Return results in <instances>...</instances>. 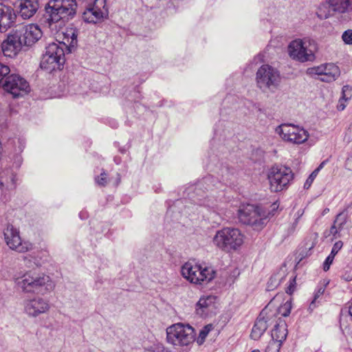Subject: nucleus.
Wrapping results in <instances>:
<instances>
[{"label": "nucleus", "instance_id": "nucleus-23", "mask_svg": "<svg viewBox=\"0 0 352 352\" xmlns=\"http://www.w3.org/2000/svg\"><path fill=\"white\" fill-rule=\"evenodd\" d=\"M216 300L217 297L212 295L200 298L196 305L197 314L202 317H205L209 314L212 313L213 310L216 308Z\"/></svg>", "mask_w": 352, "mask_h": 352}, {"label": "nucleus", "instance_id": "nucleus-28", "mask_svg": "<svg viewBox=\"0 0 352 352\" xmlns=\"http://www.w3.org/2000/svg\"><path fill=\"white\" fill-rule=\"evenodd\" d=\"M10 75V67L6 65L0 63V87H3L4 82L7 80V78H8Z\"/></svg>", "mask_w": 352, "mask_h": 352}, {"label": "nucleus", "instance_id": "nucleus-34", "mask_svg": "<svg viewBox=\"0 0 352 352\" xmlns=\"http://www.w3.org/2000/svg\"><path fill=\"white\" fill-rule=\"evenodd\" d=\"M352 97V87L348 85L343 86L342 89L341 99L344 101L350 100Z\"/></svg>", "mask_w": 352, "mask_h": 352}, {"label": "nucleus", "instance_id": "nucleus-37", "mask_svg": "<svg viewBox=\"0 0 352 352\" xmlns=\"http://www.w3.org/2000/svg\"><path fill=\"white\" fill-rule=\"evenodd\" d=\"M341 278L345 281H351L352 280V267H346L342 272Z\"/></svg>", "mask_w": 352, "mask_h": 352}, {"label": "nucleus", "instance_id": "nucleus-35", "mask_svg": "<svg viewBox=\"0 0 352 352\" xmlns=\"http://www.w3.org/2000/svg\"><path fill=\"white\" fill-rule=\"evenodd\" d=\"M318 174V170H314L309 176V177L307 179L305 184L304 188L306 189L309 188V187L311 186L314 180L316 177V176Z\"/></svg>", "mask_w": 352, "mask_h": 352}, {"label": "nucleus", "instance_id": "nucleus-18", "mask_svg": "<svg viewBox=\"0 0 352 352\" xmlns=\"http://www.w3.org/2000/svg\"><path fill=\"white\" fill-rule=\"evenodd\" d=\"M23 306L25 313L32 318L47 312L50 308L49 301L41 297L25 300Z\"/></svg>", "mask_w": 352, "mask_h": 352}, {"label": "nucleus", "instance_id": "nucleus-24", "mask_svg": "<svg viewBox=\"0 0 352 352\" xmlns=\"http://www.w3.org/2000/svg\"><path fill=\"white\" fill-rule=\"evenodd\" d=\"M78 32V30L73 25H70L65 29L63 42L66 43L65 50L69 52H72V48L77 45Z\"/></svg>", "mask_w": 352, "mask_h": 352}, {"label": "nucleus", "instance_id": "nucleus-46", "mask_svg": "<svg viewBox=\"0 0 352 352\" xmlns=\"http://www.w3.org/2000/svg\"><path fill=\"white\" fill-rule=\"evenodd\" d=\"M197 204H199V205H204V203L202 202L201 200H199V201L197 202Z\"/></svg>", "mask_w": 352, "mask_h": 352}, {"label": "nucleus", "instance_id": "nucleus-38", "mask_svg": "<svg viewBox=\"0 0 352 352\" xmlns=\"http://www.w3.org/2000/svg\"><path fill=\"white\" fill-rule=\"evenodd\" d=\"M96 182L102 186H104L107 184V173L103 170L100 176L96 178Z\"/></svg>", "mask_w": 352, "mask_h": 352}, {"label": "nucleus", "instance_id": "nucleus-43", "mask_svg": "<svg viewBox=\"0 0 352 352\" xmlns=\"http://www.w3.org/2000/svg\"><path fill=\"white\" fill-rule=\"evenodd\" d=\"M79 217L82 219H85L87 217V213L85 212H80L79 213Z\"/></svg>", "mask_w": 352, "mask_h": 352}, {"label": "nucleus", "instance_id": "nucleus-22", "mask_svg": "<svg viewBox=\"0 0 352 352\" xmlns=\"http://www.w3.org/2000/svg\"><path fill=\"white\" fill-rule=\"evenodd\" d=\"M269 317L267 316L266 308L263 309L256 318L252 327L250 337L254 340H258L265 332L268 327Z\"/></svg>", "mask_w": 352, "mask_h": 352}, {"label": "nucleus", "instance_id": "nucleus-36", "mask_svg": "<svg viewBox=\"0 0 352 352\" xmlns=\"http://www.w3.org/2000/svg\"><path fill=\"white\" fill-rule=\"evenodd\" d=\"M342 38L344 43L347 45H352V30H347L344 31L342 35Z\"/></svg>", "mask_w": 352, "mask_h": 352}, {"label": "nucleus", "instance_id": "nucleus-19", "mask_svg": "<svg viewBox=\"0 0 352 352\" xmlns=\"http://www.w3.org/2000/svg\"><path fill=\"white\" fill-rule=\"evenodd\" d=\"M16 14L13 8L0 3V32H6L16 23Z\"/></svg>", "mask_w": 352, "mask_h": 352}, {"label": "nucleus", "instance_id": "nucleus-26", "mask_svg": "<svg viewBox=\"0 0 352 352\" xmlns=\"http://www.w3.org/2000/svg\"><path fill=\"white\" fill-rule=\"evenodd\" d=\"M343 243L341 241L336 242L331 249L330 254L326 258L323 263V270L327 272L329 270L331 265L332 264L335 256L342 248Z\"/></svg>", "mask_w": 352, "mask_h": 352}, {"label": "nucleus", "instance_id": "nucleus-1", "mask_svg": "<svg viewBox=\"0 0 352 352\" xmlns=\"http://www.w3.org/2000/svg\"><path fill=\"white\" fill-rule=\"evenodd\" d=\"M13 280L16 289L24 293L45 294L52 290L54 284L50 277L36 270L16 273Z\"/></svg>", "mask_w": 352, "mask_h": 352}, {"label": "nucleus", "instance_id": "nucleus-12", "mask_svg": "<svg viewBox=\"0 0 352 352\" xmlns=\"http://www.w3.org/2000/svg\"><path fill=\"white\" fill-rule=\"evenodd\" d=\"M306 74L311 77L318 76V79L322 82H331L335 81L340 76V70L333 63H324L307 68Z\"/></svg>", "mask_w": 352, "mask_h": 352}, {"label": "nucleus", "instance_id": "nucleus-27", "mask_svg": "<svg viewBox=\"0 0 352 352\" xmlns=\"http://www.w3.org/2000/svg\"><path fill=\"white\" fill-rule=\"evenodd\" d=\"M348 218V214L346 210H343L342 212L338 213L336 215V219L333 223L337 226H338V229H341L342 230L344 228V226L346 223Z\"/></svg>", "mask_w": 352, "mask_h": 352}, {"label": "nucleus", "instance_id": "nucleus-16", "mask_svg": "<svg viewBox=\"0 0 352 352\" xmlns=\"http://www.w3.org/2000/svg\"><path fill=\"white\" fill-rule=\"evenodd\" d=\"M7 245L10 248L19 252H25L31 250L32 245L28 242H22L19 231L12 225L8 224L3 232Z\"/></svg>", "mask_w": 352, "mask_h": 352}, {"label": "nucleus", "instance_id": "nucleus-41", "mask_svg": "<svg viewBox=\"0 0 352 352\" xmlns=\"http://www.w3.org/2000/svg\"><path fill=\"white\" fill-rule=\"evenodd\" d=\"M303 213H304V211L302 210H299L297 211V212L296 214V219L295 222H294L295 224L298 223V219L302 216Z\"/></svg>", "mask_w": 352, "mask_h": 352}, {"label": "nucleus", "instance_id": "nucleus-45", "mask_svg": "<svg viewBox=\"0 0 352 352\" xmlns=\"http://www.w3.org/2000/svg\"><path fill=\"white\" fill-rule=\"evenodd\" d=\"M15 178H16V176L15 175H12V178H11V181H12V186L13 188H15Z\"/></svg>", "mask_w": 352, "mask_h": 352}, {"label": "nucleus", "instance_id": "nucleus-33", "mask_svg": "<svg viewBox=\"0 0 352 352\" xmlns=\"http://www.w3.org/2000/svg\"><path fill=\"white\" fill-rule=\"evenodd\" d=\"M325 288L323 286H318L317 290L316 291L314 296L313 300L311 302L309 305V309H314L316 307V302L318 298L321 296L324 292Z\"/></svg>", "mask_w": 352, "mask_h": 352}, {"label": "nucleus", "instance_id": "nucleus-40", "mask_svg": "<svg viewBox=\"0 0 352 352\" xmlns=\"http://www.w3.org/2000/svg\"><path fill=\"white\" fill-rule=\"evenodd\" d=\"M342 231L341 229H338V226H337L334 223L330 228V234L333 236L334 237L340 236V232Z\"/></svg>", "mask_w": 352, "mask_h": 352}, {"label": "nucleus", "instance_id": "nucleus-17", "mask_svg": "<svg viewBox=\"0 0 352 352\" xmlns=\"http://www.w3.org/2000/svg\"><path fill=\"white\" fill-rule=\"evenodd\" d=\"M350 0H327V3L320 5L317 15L321 19H327L330 15V9L333 12L345 13L349 11Z\"/></svg>", "mask_w": 352, "mask_h": 352}, {"label": "nucleus", "instance_id": "nucleus-6", "mask_svg": "<svg viewBox=\"0 0 352 352\" xmlns=\"http://www.w3.org/2000/svg\"><path fill=\"white\" fill-rule=\"evenodd\" d=\"M317 50V43L310 39L294 40L288 46L290 57L301 63L314 60Z\"/></svg>", "mask_w": 352, "mask_h": 352}, {"label": "nucleus", "instance_id": "nucleus-47", "mask_svg": "<svg viewBox=\"0 0 352 352\" xmlns=\"http://www.w3.org/2000/svg\"><path fill=\"white\" fill-rule=\"evenodd\" d=\"M251 352H260V351L258 349H255V350H253Z\"/></svg>", "mask_w": 352, "mask_h": 352}, {"label": "nucleus", "instance_id": "nucleus-4", "mask_svg": "<svg viewBox=\"0 0 352 352\" xmlns=\"http://www.w3.org/2000/svg\"><path fill=\"white\" fill-rule=\"evenodd\" d=\"M212 242L219 250L229 252L236 250L243 244V235L238 228L226 227L216 232Z\"/></svg>", "mask_w": 352, "mask_h": 352}, {"label": "nucleus", "instance_id": "nucleus-42", "mask_svg": "<svg viewBox=\"0 0 352 352\" xmlns=\"http://www.w3.org/2000/svg\"><path fill=\"white\" fill-rule=\"evenodd\" d=\"M342 100H343L342 99H341V98L340 99L339 104H338V110H340V111H342V110H344V108H345V107H346V105H345L344 104H343V103H342Z\"/></svg>", "mask_w": 352, "mask_h": 352}, {"label": "nucleus", "instance_id": "nucleus-10", "mask_svg": "<svg viewBox=\"0 0 352 352\" xmlns=\"http://www.w3.org/2000/svg\"><path fill=\"white\" fill-rule=\"evenodd\" d=\"M294 174L289 167L276 165L272 167L268 174L270 188L272 192H280L292 181Z\"/></svg>", "mask_w": 352, "mask_h": 352}, {"label": "nucleus", "instance_id": "nucleus-32", "mask_svg": "<svg viewBox=\"0 0 352 352\" xmlns=\"http://www.w3.org/2000/svg\"><path fill=\"white\" fill-rule=\"evenodd\" d=\"M291 309H292V302L290 301L287 300L278 308V313L281 316H283L284 317H287L290 314Z\"/></svg>", "mask_w": 352, "mask_h": 352}, {"label": "nucleus", "instance_id": "nucleus-15", "mask_svg": "<svg viewBox=\"0 0 352 352\" xmlns=\"http://www.w3.org/2000/svg\"><path fill=\"white\" fill-rule=\"evenodd\" d=\"M17 38L22 43L23 46H32L42 36V31L38 25L29 24L23 25L14 31Z\"/></svg>", "mask_w": 352, "mask_h": 352}, {"label": "nucleus", "instance_id": "nucleus-25", "mask_svg": "<svg viewBox=\"0 0 352 352\" xmlns=\"http://www.w3.org/2000/svg\"><path fill=\"white\" fill-rule=\"evenodd\" d=\"M287 330L285 324H276L272 331V339L283 343L286 339Z\"/></svg>", "mask_w": 352, "mask_h": 352}, {"label": "nucleus", "instance_id": "nucleus-44", "mask_svg": "<svg viewBox=\"0 0 352 352\" xmlns=\"http://www.w3.org/2000/svg\"><path fill=\"white\" fill-rule=\"evenodd\" d=\"M325 164V161L322 162L318 168H316L315 170H318V172L323 168L324 165Z\"/></svg>", "mask_w": 352, "mask_h": 352}, {"label": "nucleus", "instance_id": "nucleus-13", "mask_svg": "<svg viewBox=\"0 0 352 352\" xmlns=\"http://www.w3.org/2000/svg\"><path fill=\"white\" fill-rule=\"evenodd\" d=\"M3 89L12 95L13 98H19L27 94L30 91L28 82L17 74H10L5 81Z\"/></svg>", "mask_w": 352, "mask_h": 352}, {"label": "nucleus", "instance_id": "nucleus-7", "mask_svg": "<svg viewBox=\"0 0 352 352\" xmlns=\"http://www.w3.org/2000/svg\"><path fill=\"white\" fill-rule=\"evenodd\" d=\"M166 340L175 346H188L195 340V329L189 324H174L166 329Z\"/></svg>", "mask_w": 352, "mask_h": 352}, {"label": "nucleus", "instance_id": "nucleus-48", "mask_svg": "<svg viewBox=\"0 0 352 352\" xmlns=\"http://www.w3.org/2000/svg\"><path fill=\"white\" fill-rule=\"evenodd\" d=\"M351 127H352V125H351Z\"/></svg>", "mask_w": 352, "mask_h": 352}, {"label": "nucleus", "instance_id": "nucleus-14", "mask_svg": "<svg viewBox=\"0 0 352 352\" xmlns=\"http://www.w3.org/2000/svg\"><path fill=\"white\" fill-rule=\"evenodd\" d=\"M107 15L106 0H95L86 7L82 13V19L87 23H96Z\"/></svg>", "mask_w": 352, "mask_h": 352}, {"label": "nucleus", "instance_id": "nucleus-21", "mask_svg": "<svg viewBox=\"0 0 352 352\" xmlns=\"http://www.w3.org/2000/svg\"><path fill=\"white\" fill-rule=\"evenodd\" d=\"M19 15L23 19H29L37 12L39 4L37 0H19L16 3Z\"/></svg>", "mask_w": 352, "mask_h": 352}, {"label": "nucleus", "instance_id": "nucleus-9", "mask_svg": "<svg viewBox=\"0 0 352 352\" xmlns=\"http://www.w3.org/2000/svg\"><path fill=\"white\" fill-rule=\"evenodd\" d=\"M256 84L263 92H274L280 82L279 72L269 65H262L256 72Z\"/></svg>", "mask_w": 352, "mask_h": 352}, {"label": "nucleus", "instance_id": "nucleus-2", "mask_svg": "<svg viewBox=\"0 0 352 352\" xmlns=\"http://www.w3.org/2000/svg\"><path fill=\"white\" fill-rule=\"evenodd\" d=\"M278 208L277 202L273 203L270 209L261 206L248 204L239 209L238 217L242 223L250 226L254 230H261L275 214Z\"/></svg>", "mask_w": 352, "mask_h": 352}, {"label": "nucleus", "instance_id": "nucleus-5", "mask_svg": "<svg viewBox=\"0 0 352 352\" xmlns=\"http://www.w3.org/2000/svg\"><path fill=\"white\" fill-rule=\"evenodd\" d=\"M65 42L50 43L45 48L40 65L43 69L50 72L61 69L65 62Z\"/></svg>", "mask_w": 352, "mask_h": 352}, {"label": "nucleus", "instance_id": "nucleus-30", "mask_svg": "<svg viewBox=\"0 0 352 352\" xmlns=\"http://www.w3.org/2000/svg\"><path fill=\"white\" fill-rule=\"evenodd\" d=\"M348 317H349L350 320H352V303L349 306V307H345L341 309L340 316V326L344 325V322Z\"/></svg>", "mask_w": 352, "mask_h": 352}, {"label": "nucleus", "instance_id": "nucleus-8", "mask_svg": "<svg viewBox=\"0 0 352 352\" xmlns=\"http://www.w3.org/2000/svg\"><path fill=\"white\" fill-rule=\"evenodd\" d=\"M184 278L195 284L208 283L211 281L215 275V271L210 267H202L200 265H193L187 262L181 269Z\"/></svg>", "mask_w": 352, "mask_h": 352}, {"label": "nucleus", "instance_id": "nucleus-29", "mask_svg": "<svg viewBox=\"0 0 352 352\" xmlns=\"http://www.w3.org/2000/svg\"><path fill=\"white\" fill-rule=\"evenodd\" d=\"M213 329L212 324L206 325L199 332V336L197 338V342L199 345H201L205 342L209 332Z\"/></svg>", "mask_w": 352, "mask_h": 352}, {"label": "nucleus", "instance_id": "nucleus-31", "mask_svg": "<svg viewBox=\"0 0 352 352\" xmlns=\"http://www.w3.org/2000/svg\"><path fill=\"white\" fill-rule=\"evenodd\" d=\"M282 343L272 339L265 349V352H279Z\"/></svg>", "mask_w": 352, "mask_h": 352}, {"label": "nucleus", "instance_id": "nucleus-39", "mask_svg": "<svg viewBox=\"0 0 352 352\" xmlns=\"http://www.w3.org/2000/svg\"><path fill=\"white\" fill-rule=\"evenodd\" d=\"M296 285V278L294 277L289 280V285L286 289L287 294L292 295L294 292Z\"/></svg>", "mask_w": 352, "mask_h": 352}, {"label": "nucleus", "instance_id": "nucleus-20", "mask_svg": "<svg viewBox=\"0 0 352 352\" xmlns=\"http://www.w3.org/2000/svg\"><path fill=\"white\" fill-rule=\"evenodd\" d=\"M22 43L17 38L14 32L9 34L6 40L1 44V50L4 56L12 58L21 50Z\"/></svg>", "mask_w": 352, "mask_h": 352}, {"label": "nucleus", "instance_id": "nucleus-3", "mask_svg": "<svg viewBox=\"0 0 352 352\" xmlns=\"http://www.w3.org/2000/svg\"><path fill=\"white\" fill-rule=\"evenodd\" d=\"M76 0H50L45 7L43 19L49 26L60 21L72 19L76 13Z\"/></svg>", "mask_w": 352, "mask_h": 352}, {"label": "nucleus", "instance_id": "nucleus-11", "mask_svg": "<svg viewBox=\"0 0 352 352\" xmlns=\"http://www.w3.org/2000/svg\"><path fill=\"white\" fill-rule=\"evenodd\" d=\"M275 131L284 141L296 144L304 143L309 136L304 128L292 124H282Z\"/></svg>", "mask_w": 352, "mask_h": 352}]
</instances>
